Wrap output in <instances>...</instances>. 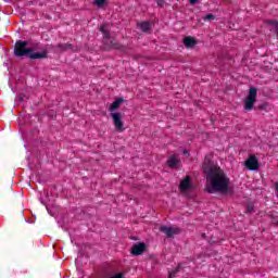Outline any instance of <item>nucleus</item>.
I'll use <instances>...</instances> for the list:
<instances>
[{"instance_id": "f257e3e1", "label": "nucleus", "mask_w": 278, "mask_h": 278, "mask_svg": "<svg viewBox=\"0 0 278 278\" xmlns=\"http://www.w3.org/2000/svg\"><path fill=\"white\" fill-rule=\"evenodd\" d=\"M207 181L211 186L206 188V192L214 194V192H228L229 190V177L225 174V170L219 168H213L206 175Z\"/></svg>"}, {"instance_id": "f03ea898", "label": "nucleus", "mask_w": 278, "mask_h": 278, "mask_svg": "<svg viewBox=\"0 0 278 278\" xmlns=\"http://www.w3.org/2000/svg\"><path fill=\"white\" fill-rule=\"evenodd\" d=\"M13 55L21 60H36V45L29 40H17L13 47Z\"/></svg>"}, {"instance_id": "7ed1b4c3", "label": "nucleus", "mask_w": 278, "mask_h": 278, "mask_svg": "<svg viewBox=\"0 0 278 278\" xmlns=\"http://www.w3.org/2000/svg\"><path fill=\"white\" fill-rule=\"evenodd\" d=\"M100 31L103 35V45H104L105 51H112V49H116L118 51H125V47L123 45L112 39L110 31L105 29L104 25L100 26Z\"/></svg>"}, {"instance_id": "20e7f679", "label": "nucleus", "mask_w": 278, "mask_h": 278, "mask_svg": "<svg viewBox=\"0 0 278 278\" xmlns=\"http://www.w3.org/2000/svg\"><path fill=\"white\" fill-rule=\"evenodd\" d=\"M257 101V88H250L249 96L244 100V110L251 112L255 108V102Z\"/></svg>"}, {"instance_id": "39448f33", "label": "nucleus", "mask_w": 278, "mask_h": 278, "mask_svg": "<svg viewBox=\"0 0 278 278\" xmlns=\"http://www.w3.org/2000/svg\"><path fill=\"white\" fill-rule=\"evenodd\" d=\"M111 118L113 119V125H115V129L117 131H125V128L123 127L124 124H123V117L121 113L118 112L112 113Z\"/></svg>"}, {"instance_id": "423d86ee", "label": "nucleus", "mask_w": 278, "mask_h": 278, "mask_svg": "<svg viewBox=\"0 0 278 278\" xmlns=\"http://www.w3.org/2000/svg\"><path fill=\"white\" fill-rule=\"evenodd\" d=\"M245 167L248 170H257V168H260V161L257 160V156L251 155L245 161Z\"/></svg>"}, {"instance_id": "0eeeda50", "label": "nucleus", "mask_w": 278, "mask_h": 278, "mask_svg": "<svg viewBox=\"0 0 278 278\" xmlns=\"http://www.w3.org/2000/svg\"><path fill=\"white\" fill-rule=\"evenodd\" d=\"M160 231L162 233H165V236H167V238H173V236H177V233H179L178 228H172V227H168V226H161Z\"/></svg>"}, {"instance_id": "6e6552de", "label": "nucleus", "mask_w": 278, "mask_h": 278, "mask_svg": "<svg viewBox=\"0 0 278 278\" xmlns=\"http://www.w3.org/2000/svg\"><path fill=\"white\" fill-rule=\"evenodd\" d=\"M146 251H147V244L143 242H139L132 247L131 254L132 255H142V253Z\"/></svg>"}, {"instance_id": "1a4fd4ad", "label": "nucleus", "mask_w": 278, "mask_h": 278, "mask_svg": "<svg viewBox=\"0 0 278 278\" xmlns=\"http://www.w3.org/2000/svg\"><path fill=\"white\" fill-rule=\"evenodd\" d=\"M214 168H219L214 166V164H212V161L210 160V157L205 156L204 159V163H203V170L205 173V175H210V172L214 170Z\"/></svg>"}, {"instance_id": "9d476101", "label": "nucleus", "mask_w": 278, "mask_h": 278, "mask_svg": "<svg viewBox=\"0 0 278 278\" xmlns=\"http://www.w3.org/2000/svg\"><path fill=\"white\" fill-rule=\"evenodd\" d=\"M181 160H179L177 157V155L172 154L169 155V157L167 159V166L169 168H177V166L180 164Z\"/></svg>"}, {"instance_id": "9b49d317", "label": "nucleus", "mask_w": 278, "mask_h": 278, "mask_svg": "<svg viewBox=\"0 0 278 278\" xmlns=\"http://www.w3.org/2000/svg\"><path fill=\"white\" fill-rule=\"evenodd\" d=\"M190 189V176H187L185 179L180 181L179 190L181 192H188Z\"/></svg>"}, {"instance_id": "f8f14e48", "label": "nucleus", "mask_w": 278, "mask_h": 278, "mask_svg": "<svg viewBox=\"0 0 278 278\" xmlns=\"http://www.w3.org/2000/svg\"><path fill=\"white\" fill-rule=\"evenodd\" d=\"M182 42H184L185 47H187V49H192V47H195V45H197V39L194 37L188 36V37L184 38Z\"/></svg>"}, {"instance_id": "ddd939ff", "label": "nucleus", "mask_w": 278, "mask_h": 278, "mask_svg": "<svg viewBox=\"0 0 278 278\" xmlns=\"http://www.w3.org/2000/svg\"><path fill=\"white\" fill-rule=\"evenodd\" d=\"M139 26V29H141V31L143 33H148V31H151V23L149 22H141L138 24Z\"/></svg>"}, {"instance_id": "4468645a", "label": "nucleus", "mask_w": 278, "mask_h": 278, "mask_svg": "<svg viewBox=\"0 0 278 278\" xmlns=\"http://www.w3.org/2000/svg\"><path fill=\"white\" fill-rule=\"evenodd\" d=\"M121 103H123V99H117L115 100L111 105H110V111L114 112L121 108Z\"/></svg>"}, {"instance_id": "2eb2a0df", "label": "nucleus", "mask_w": 278, "mask_h": 278, "mask_svg": "<svg viewBox=\"0 0 278 278\" xmlns=\"http://www.w3.org/2000/svg\"><path fill=\"white\" fill-rule=\"evenodd\" d=\"M58 48L61 51H68V49H73V45H71V43H59Z\"/></svg>"}, {"instance_id": "dca6fc26", "label": "nucleus", "mask_w": 278, "mask_h": 278, "mask_svg": "<svg viewBox=\"0 0 278 278\" xmlns=\"http://www.w3.org/2000/svg\"><path fill=\"white\" fill-rule=\"evenodd\" d=\"M180 269H181V265H178L175 269L169 271L168 278H176L177 277V273H179Z\"/></svg>"}, {"instance_id": "f3484780", "label": "nucleus", "mask_w": 278, "mask_h": 278, "mask_svg": "<svg viewBox=\"0 0 278 278\" xmlns=\"http://www.w3.org/2000/svg\"><path fill=\"white\" fill-rule=\"evenodd\" d=\"M267 25H273L276 29V34H278V21L277 20H268Z\"/></svg>"}, {"instance_id": "a211bd4d", "label": "nucleus", "mask_w": 278, "mask_h": 278, "mask_svg": "<svg viewBox=\"0 0 278 278\" xmlns=\"http://www.w3.org/2000/svg\"><path fill=\"white\" fill-rule=\"evenodd\" d=\"M93 3L98 8H103V5H105V3H108V0H93Z\"/></svg>"}, {"instance_id": "6ab92c4d", "label": "nucleus", "mask_w": 278, "mask_h": 278, "mask_svg": "<svg viewBox=\"0 0 278 278\" xmlns=\"http://www.w3.org/2000/svg\"><path fill=\"white\" fill-rule=\"evenodd\" d=\"M34 134H35V130L34 129H30L26 132V139L27 140H34Z\"/></svg>"}, {"instance_id": "aec40b11", "label": "nucleus", "mask_w": 278, "mask_h": 278, "mask_svg": "<svg viewBox=\"0 0 278 278\" xmlns=\"http://www.w3.org/2000/svg\"><path fill=\"white\" fill-rule=\"evenodd\" d=\"M47 58V52H37L36 53V60H42Z\"/></svg>"}, {"instance_id": "412c9836", "label": "nucleus", "mask_w": 278, "mask_h": 278, "mask_svg": "<svg viewBox=\"0 0 278 278\" xmlns=\"http://www.w3.org/2000/svg\"><path fill=\"white\" fill-rule=\"evenodd\" d=\"M214 18H216V15H214V14H206L203 17V21H214Z\"/></svg>"}, {"instance_id": "4be33fe9", "label": "nucleus", "mask_w": 278, "mask_h": 278, "mask_svg": "<svg viewBox=\"0 0 278 278\" xmlns=\"http://www.w3.org/2000/svg\"><path fill=\"white\" fill-rule=\"evenodd\" d=\"M15 101H17L18 103H23V101H25V94L20 93Z\"/></svg>"}, {"instance_id": "5701e85b", "label": "nucleus", "mask_w": 278, "mask_h": 278, "mask_svg": "<svg viewBox=\"0 0 278 278\" xmlns=\"http://www.w3.org/2000/svg\"><path fill=\"white\" fill-rule=\"evenodd\" d=\"M156 3L159 5V8H164V5H166V1H164V0H157Z\"/></svg>"}, {"instance_id": "b1692460", "label": "nucleus", "mask_w": 278, "mask_h": 278, "mask_svg": "<svg viewBox=\"0 0 278 278\" xmlns=\"http://www.w3.org/2000/svg\"><path fill=\"white\" fill-rule=\"evenodd\" d=\"M254 211H255V207L253 206V204H248L247 212L251 213V212H254Z\"/></svg>"}, {"instance_id": "393cba45", "label": "nucleus", "mask_w": 278, "mask_h": 278, "mask_svg": "<svg viewBox=\"0 0 278 278\" xmlns=\"http://www.w3.org/2000/svg\"><path fill=\"white\" fill-rule=\"evenodd\" d=\"M197 1H199V0H189V2L191 3V5H194V3H197Z\"/></svg>"}, {"instance_id": "a878e982", "label": "nucleus", "mask_w": 278, "mask_h": 278, "mask_svg": "<svg viewBox=\"0 0 278 278\" xmlns=\"http://www.w3.org/2000/svg\"><path fill=\"white\" fill-rule=\"evenodd\" d=\"M29 168H34V164L29 163L28 164Z\"/></svg>"}, {"instance_id": "bb28decb", "label": "nucleus", "mask_w": 278, "mask_h": 278, "mask_svg": "<svg viewBox=\"0 0 278 278\" xmlns=\"http://www.w3.org/2000/svg\"><path fill=\"white\" fill-rule=\"evenodd\" d=\"M184 155H188V151L187 150L184 151Z\"/></svg>"}, {"instance_id": "cd10ccee", "label": "nucleus", "mask_w": 278, "mask_h": 278, "mask_svg": "<svg viewBox=\"0 0 278 278\" xmlns=\"http://www.w3.org/2000/svg\"><path fill=\"white\" fill-rule=\"evenodd\" d=\"M276 190L278 191V182L276 184Z\"/></svg>"}, {"instance_id": "c85d7f7f", "label": "nucleus", "mask_w": 278, "mask_h": 278, "mask_svg": "<svg viewBox=\"0 0 278 278\" xmlns=\"http://www.w3.org/2000/svg\"><path fill=\"white\" fill-rule=\"evenodd\" d=\"M202 238H205V233H202Z\"/></svg>"}]
</instances>
